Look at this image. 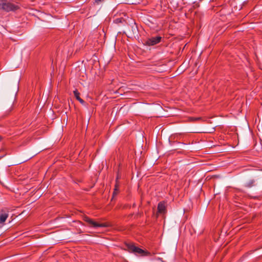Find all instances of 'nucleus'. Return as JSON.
Segmentation results:
<instances>
[{
	"label": "nucleus",
	"instance_id": "obj_9",
	"mask_svg": "<svg viewBox=\"0 0 262 262\" xmlns=\"http://www.w3.org/2000/svg\"><path fill=\"white\" fill-rule=\"evenodd\" d=\"M202 118L201 117H190L189 118V120L191 122H195L200 120H202Z\"/></svg>",
	"mask_w": 262,
	"mask_h": 262
},
{
	"label": "nucleus",
	"instance_id": "obj_11",
	"mask_svg": "<svg viewBox=\"0 0 262 262\" xmlns=\"http://www.w3.org/2000/svg\"><path fill=\"white\" fill-rule=\"evenodd\" d=\"M124 19L122 18H116L114 21L116 23H122L123 21H124Z\"/></svg>",
	"mask_w": 262,
	"mask_h": 262
},
{
	"label": "nucleus",
	"instance_id": "obj_10",
	"mask_svg": "<svg viewBox=\"0 0 262 262\" xmlns=\"http://www.w3.org/2000/svg\"><path fill=\"white\" fill-rule=\"evenodd\" d=\"M119 192V189L118 187H117V185H115V187L114 188V190L113 194V198L112 200L115 197V195H116Z\"/></svg>",
	"mask_w": 262,
	"mask_h": 262
},
{
	"label": "nucleus",
	"instance_id": "obj_13",
	"mask_svg": "<svg viewBox=\"0 0 262 262\" xmlns=\"http://www.w3.org/2000/svg\"><path fill=\"white\" fill-rule=\"evenodd\" d=\"M127 247H128V248L129 249V250H130L131 249V245H129V244L127 245Z\"/></svg>",
	"mask_w": 262,
	"mask_h": 262
},
{
	"label": "nucleus",
	"instance_id": "obj_12",
	"mask_svg": "<svg viewBox=\"0 0 262 262\" xmlns=\"http://www.w3.org/2000/svg\"><path fill=\"white\" fill-rule=\"evenodd\" d=\"M104 0H95V3L97 4H99L100 2H103Z\"/></svg>",
	"mask_w": 262,
	"mask_h": 262
},
{
	"label": "nucleus",
	"instance_id": "obj_2",
	"mask_svg": "<svg viewBox=\"0 0 262 262\" xmlns=\"http://www.w3.org/2000/svg\"><path fill=\"white\" fill-rule=\"evenodd\" d=\"M83 220L85 222H86L88 224L89 226L91 227H106L108 226L107 224L106 223H98L88 216H85Z\"/></svg>",
	"mask_w": 262,
	"mask_h": 262
},
{
	"label": "nucleus",
	"instance_id": "obj_1",
	"mask_svg": "<svg viewBox=\"0 0 262 262\" xmlns=\"http://www.w3.org/2000/svg\"><path fill=\"white\" fill-rule=\"evenodd\" d=\"M19 8L20 7L18 5L9 2L7 0H0V9L7 12L15 11Z\"/></svg>",
	"mask_w": 262,
	"mask_h": 262
},
{
	"label": "nucleus",
	"instance_id": "obj_8",
	"mask_svg": "<svg viewBox=\"0 0 262 262\" xmlns=\"http://www.w3.org/2000/svg\"><path fill=\"white\" fill-rule=\"evenodd\" d=\"M73 93L76 99L81 104H83L84 103V100L80 97V93L77 89L74 91Z\"/></svg>",
	"mask_w": 262,
	"mask_h": 262
},
{
	"label": "nucleus",
	"instance_id": "obj_4",
	"mask_svg": "<svg viewBox=\"0 0 262 262\" xmlns=\"http://www.w3.org/2000/svg\"><path fill=\"white\" fill-rule=\"evenodd\" d=\"M9 216L8 212L2 209L0 213V227L4 225L5 222Z\"/></svg>",
	"mask_w": 262,
	"mask_h": 262
},
{
	"label": "nucleus",
	"instance_id": "obj_14",
	"mask_svg": "<svg viewBox=\"0 0 262 262\" xmlns=\"http://www.w3.org/2000/svg\"><path fill=\"white\" fill-rule=\"evenodd\" d=\"M2 136H0V142L2 141Z\"/></svg>",
	"mask_w": 262,
	"mask_h": 262
},
{
	"label": "nucleus",
	"instance_id": "obj_5",
	"mask_svg": "<svg viewBox=\"0 0 262 262\" xmlns=\"http://www.w3.org/2000/svg\"><path fill=\"white\" fill-rule=\"evenodd\" d=\"M161 40V37L160 36L152 37L147 39L146 43L148 46H154L160 42Z\"/></svg>",
	"mask_w": 262,
	"mask_h": 262
},
{
	"label": "nucleus",
	"instance_id": "obj_7",
	"mask_svg": "<svg viewBox=\"0 0 262 262\" xmlns=\"http://www.w3.org/2000/svg\"><path fill=\"white\" fill-rule=\"evenodd\" d=\"M254 186H255V181L254 179L250 180L244 184V186L248 188H250Z\"/></svg>",
	"mask_w": 262,
	"mask_h": 262
},
{
	"label": "nucleus",
	"instance_id": "obj_6",
	"mask_svg": "<svg viewBox=\"0 0 262 262\" xmlns=\"http://www.w3.org/2000/svg\"><path fill=\"white\" fill-rule=\"evenodd\" d=\"M157 210L158 213L164 214L166 212L165 203L164 202H159L158 205Z\"/></svg>",
	"mask_w": 262,
	"mask_h": 262
},
{
	"label": "nucleus",
	"instance_id": "obj_3",
	"mask_svg": "<svg viewBox=\"0 0 262 262\" xmlns=\"http://www.w3.org/2000/svg\"><path fill=\"white\" fill-rule=\"evenodd\" d=\"M132 253H134L136 256H145L150 255V252L136 246L133 244H132Z\"/></svg>",
	"mask_w": 262,
	"mask_h": 262
}]
</instances>
